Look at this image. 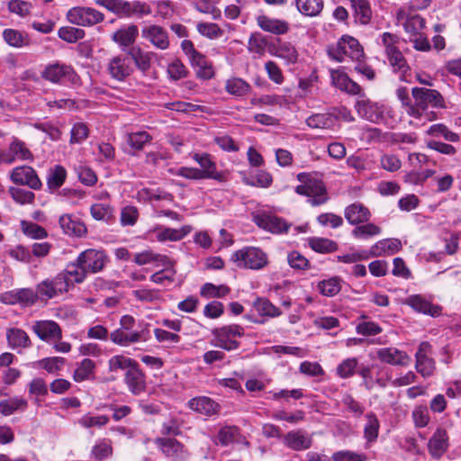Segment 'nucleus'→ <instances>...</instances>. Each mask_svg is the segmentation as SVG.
<instances>
[{
	"instance_id": "nucleus-1",
	"label": "nucleus",
	"mask_w": 461,
	"mask_h": 461,
	"mask_svg": "<svg viewBox=\"0 0 461 461\" xmlns=\"http://www.w3.org/2000/svg\"><path fill=\"white\" fill-rule=\"evenodd\" d=\"M411 95L415 110V114H411V117L416 119L424 117L427 121H433L437 118L436 113L428 112V109L443 108L445 106L443 96L435 89L413 87Z\"/></svg>"
},
{
	"instance_id": "nucleus-2",
	"label": "nucleus",
	"mask_w": 461,
	"mask_h": 461,
	"mask_svg": "<svg viewBox=\"0 0 461 461\" xmlns=\"http://www.w3.org/2000/svg\"><path fill=\"white\" fill-rule=\"evenodd\" d=\"M297 179L302 183L295 188L298 194L308 196V202L313 206L326 203L328 200L327 191L322 181L310 177L305 173L298 174Z\"/></svg>"
},
{
	"instance_id": "nucleus-3",
	"label": "nucleus",
	"mask_w": 461,
	"mask_h": 461,
	"mask_svg": "<svg viewBox=\"0 0 461 461\" xmlns=\"http://www.w3.org/2000/svg\"><path fill=\"white\" fill-rule=\"evenodd\" d=\"M329 56L338 61L344 62L347 58L351 60L360 61L364 56V51L358 41L351 36H343L336 45L328 50Z\"/></svg>"
},
{
	"instance_id": "nucleus-4",
	"label": "nucleus",
	"mask_w": 461,
	"mask_h": 461,
	"mask_svg": "<svg viewBox=\"0 0 461 461\" xmlns=\"http://www.w3.org/2000/svg\"><path fill=\"white\" fill-rule=\"evenodd\" d=\"M397 40V36L390 32H384L382 35V42L385 48V53L390 65L393 68V71L401 73V80L407 81L406 73L410 70V67L402 53L395 46Z\"/></svg>"
},
{
	"instance_id": "nucleus-5",
	"label": "nucleus",
	"mask_w": 461,
	"mask_h": 461,
	"mask_svg": "<svg viewBox=\"0 0 461 461\" xmlns=\"http://www.w3.org/2000/svg\"><path fill=\"white\" fill-rule=\"evenodd\" d=\"M231 260L238 267L261 269L267 264V256L259 248L245 247L235 251Z\"/></svg>"
},
{
	"instance_id": "nucleus-6",
	"label": "nucleus",
	"mask_w": 461,
	"mask_h": 461,
	"mask_svg": "<svg viewBox=\"0 0 461 461\" xmlns=\"http://www.w3.org/2000/svg\"><path fill=\"white\" fill-rule=\"evenodd\" d=\"M41 77L54 84H62L64 79L73 86L81 84L80 77L71 66L59 62L47 65L41 72Z\"/></svg>"
},
{
	"instance_id": "nucleus-7",
	"label": "nucleus",
	"mask_w": 461,
	"mask_h": 461,
	"mask_svg": "<svg viewBox=\"0 0 461 461\" xmlns=\"http://www.w3.org/2000/svg\"><path fill=\"white\" fill-rule=\"evenodd\" d=\"M212 334L215 346L230 351L239 348L240 342L236 338H240L244 335V329L238 324H231L216 328L212 330Z\"/></svg>"
},
{
	"instance_id": "nucleus-8",
	"label": "nucleus",
	"mask_w": 461,
	"mask_h": 461,
	"mask_svg": "<svg viewBox=\"0 0 461 461\" xmlns=\"http://www.w3.org/2000/svg\"><path fill=\"white\" fill-rule=\"evenodd\" d=\"M67 19L78 26H94L103 22L104 15L91 7H73L68 11Z\"/></svg>"
},
{
	"instance_id": "nucleus-9",
	"label": "nucleus",
	"mask_w": 461,
	"mask_h": 461,
	"mask_svg": "<svg viewBox=\"0 0 461 461\" xmlns=\"http://www.w3.org/2000/svg\"><path fill=\"white\" fill-rule=\"evenodd\" d=\"M78 265L87 274H96L102 271L108 262V257L103 250L86 249L77 256Z\"/></svg>"
},
{
	"instance_id": "nucleus-10",
	"label": "nucleus",
	"mask_w": 461,
	"mask_h": 461,
	"mask_svg": "<svg viewBox=\"0 0 461 461\" xmlns=\"http://www.w3.org/2000/svg\"><path fill=\"white\" fill-rule=\"evenodd\" d=\"M431 354L432 347L427 341H423L419 345L415 354L416 371L424 378L432 376L436 369L435 361L430 357Z\"/></svg>"
},
{
	"instance_id": "nucleus-11",
	"label": "nucleus",
	"mask_w": 461,
	"mask_h": 461,
	"mask_svg": "<svg viewBox=\"0 0 461 461\" xmlns=\"http://www.w3.org/2000/svg\"><path fill=\"white\" fill-rule=\"evenodd\" d=\"M33 156L25 143L17 138H13L7 150L0 149V164L11 165L16 160H32Z\"/></svg>"
},
{
	"instance_id": "nucleus-12",
	"label": "nucleus",
	"mask_w": 461,
	"mask_h": 461,
	"mask_svg": "<svg viewBox=\"0 0 461 461\" xmlns=\"http://www.w3.org/2000/svg\"><path fill=\"white\" fill-rule=\"evenodd\" d=\"M106 68L111 77L117 81L125 80L133 72L131 59L122 54L112 57Z\"/></svg>"
},
{
	"instance_id": "nucleus-13",
	"label": "nucleus",
	"mask_w": 461,
	"mask_h": 461,
	"mask_svg": "<svg viewBox=\"0 0 461 461\" xmlns=\"http://www.w3.org/2000/svg\"><path fill=\"white\" fill-rule=\"evenodd\" d=\"M38 297L41 299H52L68 291L62 276L57 275L53 278H46L36 286Z\"/></svg>"
},
{
	"instance_id": "nucleus-14",
	"label": "nucleus",
	"mask_w": 461,
	"mask_h": 461,
	"mask_svg": "<svg viewBox=\"0 0 461 461\" xmlns=\"http://www.w3.org/2000/svg\"><path fill=\"white\" fill-rule=\"evenodd\" d=\"M253 221L259 228L273 234L287 232L291 227L283 218L269 213H258L254 215Z\"/></svg>"
},
{
	"instance_id": "nucleus-15",
	"label": "nucleus",
	"mask_w": 461,
	"mask_h": 461,
	"mask_svg": "<svg viewBox=\"0 0 461 461\" xmlns=\"http://www.w3.org/2000/svg\"><path fill=\"white\" fill-rule=\"evenodd\" d=\"M11 180L16 185H27L33 190H40L42 186L36 171L29 166L14 167L11 172Z\"/></svg>"
},
{
	"instance_id": "nucleus-16",
	"label": "nucleus",
	"mask_w": 461,
	"mask_h": 461,
	"mask_svg": "<svg viewBox=\"0 0 461 461\" xmlns=\"http://www.w3.org/2000/svg\"><path fill=\"white\" fill-rule=\"evenodd\" d=\"M149 339V332L147 329H142L140 331H129L119 328L110 333L112 342L122 347H128L140 341L145 342Z\"/></svg>"
},
{
	"instance_id": "nucleus-17",
	"label": "nucleus",
	"mask_w": 461,
	"mask_h": 461,
	"mask_svg": "<svg viewBox=\"0 0 461 461\" xmlns=\"http://www.w3.org/2000/svg\"><path fill=\"white\" fill-rule=\"evenodd\" d=\"M448 446L447 430L441 427L437 428L428 442L429 455L435 459H439L447 452Z\"/></svg>"
},
{
	"instance_id": "nucleus-18",
	"label": "nucleus",
	"mask_w": 461,
	"mask_h": 461,
	"mask_svg": "<svg viewBox=\"0 0 461 461\" xmlns=\"http://www.w3.org/2000/svg\"><path fill=\"white\" fill-rule=\"evenodd\" d=\"M141 36L159 50H167L169 46L168 35L166 30L158 25L150 24L142 28Z\"/></svg>"
},
{
	"instance_id": "nucleus-19",
	"label": "nucleus",
	"mask_w": 461,
	"mask_h": 461,
	"mask_svg": "<svg viewBox=\"0 0 461 461\" xmlns=\"http://www.w3.org/2000/svg\"><path fill=\"white\" fill-rule=\"evenodd\" d=\"M359 116L372 122H378L383 119V111L376 104L361 95L355 104Z\"/></svg>"
},
{
	"instance_id": "nucleus-20",
	"label": "nucleus",
	"mask_w": 461,
	"mask_h": 461,
	"mask_svg": "<svg viewBox=\"0 0 461 461\" xmlns=\"http://www.w3.org/2000/svg\"><path fill=\"white\" fill-rule=\"evenodd\" d=\"M376 356L381 362L392 366H408L411 359V357L404 351L396 348H383L376 351Z\"/></svg>"
},
{
	"instance_id": "nucleus-21",
	"label": "nucleus",
	"mask_w": 461,
	"mask_h": 461,
	"mask_svg": "<svg viewBox=\"0 0 461 461\" xmlns=\"http://www.w3.org/2000/svg\"><path fill=\"white\" fill-rule=\"evenodd\" d=\"M32 330L41 339L48 342L59 340L62 336L60 327L53 321H36Z\"/></svg>"
},
{
	"instance_id": "nucleus-22",
	"label": "nucleus",
	"mask_w": 461,
	"mask_h": 461,
	"mask_svg": "<svg viewBox=\"0 0 461 461\" xmlns=\"http://www.w3.org/2000/svg\"><path fill=\"white\" fill-rule=\"evenodd\" d=\"M132 261L139 266L154 264L155 267H166L167 270L172 266V260L167 256L155 253L150 249L134 254Z\"/></svg>"
},
{
	"instance_id": "nucleus-23",
	"label": "nucleus",
	"mask_w": 461,
	"mask_h": 461,
	"mask_svg": "<svg viewBox=\"0 0 461 461\" xmlns=\"http://www.w3.org/2000/svg\"><path fill=\"white\" fill-rule=\"evenodd\" d=\"M284 444L295 451L305 450L311 447L312 438L303 429L292 430L286 433L283 438Z\"/></svg>"
},
{
	"instance_id": "nucleus-24",
	"label": "nucleus",
	"mask_w": 461,
	"mask_h": 461,
	"mask_svg": "<svg viewBox=\"0 0 461 461\" xmlns=\"http://www.w3.org/2000/svg\"><path fill=\"white\" fill-rule=\"evenodd\" d=\"M124 383L133 395H140L146 390V376L139 365L124 375Z\"/></svg>"
},
{
	"instance_id": "nucleus-25",
	"label": "nucleus",
	"mask_w": 461,
	"mask_h": 461,
	"mask_svg": "<svg viewBox=\"0 0 461 461\" xmlns=\"http://www.w3.org/2000/svg\"><path fill=\"white\" fill-rule=\"evenodd\" d=\"M404 303L411 307L416 312L433 317L439 315L441 312V308L439 306L433 305L429 301L425 299L420 294H413L408 296L404 300Z\"/></svg>"
},
{
	"instance_id": "nucleus-26",
	"label": "nucleus",
	"mask_w": 461,
	"mask_h": 461,
	"mask_svg": "<svg viewBox=\"0 0 461 461\" xmlns=\"http://www.w3.org/2000/svg\"><path fill=\"white\" fill-rule=\"evenodd\" d=\"M65 280V285L69 290L75 284H81L86 278V273L84 268L78 265L77 258L75 262L69 264L67 268L58 274Z\"/></svg>"
},
{
	"instance_id": "nucleus-27",
	"label": "nucleus",
	"mask_w": 461,
	"mask_h": 461,
	"mask_svg": "<svg viewBox=\"0 0 461 461\" xmlns=\"http://www.w3.org/2000/svg\"><path fill=\"white\" fill-rule=\"evenodd\" d=\"M191 410L205 416L217 414L220 411V404L206 396H200L191 399L188 402Z\"/></svg>"
},
{
	"instance_id": "nucleus-28",
	"label": "nucleus",
	"mask_w": 461,
	"mask_h": 461,
	"mask_svg": "<svg viewBox=\"0 0 461 461\" xmlns=\"http://www.w3.org/2000/svg\"><path fill=\"white\" fill-rule=\"evenodd\" d=\"M257 23L261 30L276 35H283L289 31V24L287 22L271 18L267 15L258 16Z\"/></svg>"
},
{
	"instance_id": "nucleus-29",
	"label": "nucleus",
	"mask_w": 461,
	"mask_h": 461,
	"mask_svg": "<svg viewBox=\"0 0 461 461\" xmlns=\"http://www.w3.org/2000/svg\"><path fill=\"white\" fill-rule=\"evenodd\" d=\"M332 84L342 91L350 95H360L361 87L358 84L348 77L347 74L340 70H330Z\"/></svg>"
},
{
	"instance_id": "nucleus-30",
	"label": "nucleus",
	"mask_w": 461,
	"mask_h": 461,
	"mask_svg": "<svg viewBox=\"0 0 461 461\" xmlns=\"http://www.w3.org/2000/svg\"><path fill=\"white\" fill-rule=\"evenodd\" d=\"M344 214L346 220L352 225L367 222L371 217L368 208L360 203H355L347 206Z\"/></svg>"
},
{
	"instance_id": "nucleus-31",
	"label": "nucleus",
	"mask_w": 461,
	"mask_h": 461,
	"mask_svg": "<svg viewBox=\"0 0 461 461\" xmlns=\"http://www.w3.org/2000/svg\"><path fill=\"white\" fill-rule=\"evenodd\" d=\"M192 230L191 226L185 225L179 229H172L166 227H157L154 231L157 233L156 238L159 242L178 241L187 236Z\"/></svg>"
},
{
	"instance_id": "nucleus-32",
	"label": "nucleus",
	"mask_w": 461,
	"mask_h": 461,
	"mask_svg": "<svg viewBox=\"0 0 461 461\" xmlns=\"http://www.w3.org/2000/svg\"><path fill=\"white\" fill-rule=\"evenodd\" d=\"M59 226L64 233L70 236L82 237L86 233V227L80 221L74 219L70 214L59 217Z\"/></svg>"
},
{
	"instance_id": "nucleus-33",
	"label": "nucleus",
	"mask_w": 461,
	"mask_h": 461,
	"mask_svg": "<svg viewBox=\"0 0 461 461\" xmlns=\"http://www.w3.org/2000/svg\"><path fill=\"white\" fill-rule=\"evenodd\" d=\"M356 22L362 25L372 20V9L368 0H349Z\"/></svg>"
},
{
	"instance_id": "nucleus-34",
	"label": "nucleus",
	"mask_w": 461,
	"mask_h": 461,
	"mask_svg": "<svg viewBox=\"0 0 461 461\" xmlns=\"http://www.w3.org/2000/svg\"><path fill=\"white\" fill-rule=\"evenodd\" d=\"M193 158L200 165V172L203 178L221 180V174L217 172L216 164L208 154H194Z\"/></svg>"
},
{
	"instance_id": "nucleus-35",
	"label": "nucleus",
	"mask_w": 461,
	"mask_h": 461,
	"mask_svg": "<svg viewBox=\"0 0 461 461\" xmlns=\"http://www.w3.org/2000/svg\"><path fill=\"white\" fill-rule=\"evenodd\" d=\"M139 34V29L134 24L123 26L117 30L112 36V40L122 47L132 45Z\"/></svg>"
},
{
	"instance_id": "nucleus-36",
	"label": "nucleus",
	"mask_w": 461,
	"mask_h": 461,
	"mask_svg": "<svg viewBox=\"0 0 461 461\" xmlns=\"http://www.w3.org/2000/svg\"><path fill=\"white\" fill-rule=\"evenodd\" d=\"M6 339L12 349L26 348L31 346L28 334L22 329L10 328L6 330Z\"/></svg>"
},
{
	"instance_id": "nucleus-37",
	"label": "nucleus",
	"mask_w": 461,
	"mask_h": 461,
	"mask_svg": "<svg viewBox=\"0 0 461 461\" xmlns=\"http://www.w3.org/2000/svg\"><path fill=\"white\" fill-rule=\"evenodd\" d=\"M189 61L195 68L198 77L202 79H210L214 76V70L212 63L202 53L198 52L189 59Z\"/></svg>"
},
{
	"instance_id": "nucleus-38",
	"label": "nucleus",
	"mask_w": 461,
	"mask_h": 461,
	"mask_svg": "<svg viewBox=\"0 0 461 461\" xmlns=\"http://www.w3.org/2000/svg\"><path fill=\"white\" fill-rule=\"evenodd\" d=\"M131 59L135 63V66L142 72L148 71L151 67V60L154 53L151 51H144L140 47H133L129 51Z\"/></svg>"
},
{
	"instance_id": "nucleus-39",
	"label": "nucleus",
	"mask_w": 461,
	"mask_h": 461,
	"mask_svg": "<svg viewBox=\"0 0 461 461\" xmlns=\"http://www.w3.org/2000/svg\"><path fill=\"white\" fill-rule=\"evenodd\" d=\"M402 249V242L398 239H385L375 243L372 249V254L376 257L383 255H393Z\"/></svg>"
},
{
	"instance_id": "nucleus-40",
	"label": "nucleus",
	"mask_w": 461,
	"mask_h": 461,
	"mask_svg": "<svg viewBox=\"0 0 461 461\" xmlns=\"http://www.w3.org/2000/svg\"><path fill=\"white\" fill-rule=\"evenodd\" d=\"M3 39L6 44L13 48H23L28 46L30 40L25 32L15 29H5L3 32Z\"/></svg>"
},
{
	"instance_id": "nucleus-41",
	"label": "nucleus",
	"mask_w": 461,
	"mask_h": 461,
	"mask_svg": "<svg viewBox=\"0 0 461 461\" xmlns=\"http://www.w3.org/2000/svg\"><path fill=\"white\" fill-rule=\"evenodd\" d=\"M67 171L64 167L56 165L50 167L47 176V185L50 190L59 189L65 182Z\"/></svg>"
},
{
	"instance_id": "nucleus-42",
	"label": "nucleus",
	"mask_w": 461,
	"mask_h": 461,
	"mask_svg": "<svg viewBox=\"0 0 461 461\" xmlns=\"http://www.w3.org/2000/svg\"><path fill=\"white\" fill-rule=\"evenodd\" d=\"M275 55L284 59L287 64H294L298 59L295 47L287 41H280L275 50Z\"/></svg>"
},
{
	"instance_id": "nucleus-43",
	"label": "nucleus",
	"mask_w": 461,
	"mask_h": 461,
	"mask_svg": "<svg viewBox=\"0 0 461 461\" xmlns=\"http://www.w3.org/2000/svg\"><path fill=\"white\" fill-rule=\"evenodd\" d=\"M156 444L161 451L170 457L179 456L183 452V445L174 438H157Z\"/></svg>"
},
{
	"instance_id": "nucleus-44",
	"label": "nucleus",
	"mask_w": 461,
	"mask_h": 461,
	"mask_svg": "<svg viewBox=\"0 0 461 461\" xmlns=\"http://www.w3.org/2000/svg\"><path fill=\"white\" fill-rule=\"evenodd\" d=\"M225 90L231 95L244 96L250 92L251 86L240 77H232L226 80Z\"/></svg>"
},
{
	"instance_id": "nucleus-45",
	"label": "nucleus",
	"mask_w": 461,
	"mask_h": 461,
	"mask_svg": "<svg viewBox=\"0 0 461 461\" xmlns=\"http://www.w3.org/2000/svg\"><path fill=\"white\" fill-rule=\"evenodd\" d=\"M137 365L138 363L135 360L122 355L113 356L108 361L109 370L113 373H116L119 370L128 373L129 370Z\"/></svg>"
},
{
	"instance_id": "nucleus-46",
	"label": "nucleus",
	"mask_w": 461,
	"mask_h": 461,
	"mask_svg": "<svg viewBox=\"0 0 461 461\" xmlns=\"http://www.w3.org/2000/svg\"><path fill=\"white\" fill-rule=\"evenodd\" d=\"M253 307L260 316L275 318L282 313L279 308L266 298H257L253 303Z\"/></svg>"
},
{
	"instance_id": "nucleus-47",
	"label": "nucleus",
	"mask_w": 461,
	"mask_h": 461,
	"mask_svg": "<svg viewBox=\"0 0 461 461\" xmlns=\"http://www.w3.org/2000/svg\"><path fill=\"white\" fill-rule=\"evenodd\" d=\"M90 213L96 221L109 222L114 219V208L108 203H95L90 207Z\"/></svg>"
},
{
	"instance_id": "nucleus-48",
	"label": "nucleus",
	"mask_w": 461,
	"mask_h": 461,
	"mask_svg": "<svg viewBox=\"0 0 461 461\" xmlns=\"http://www.w3.org/2000/svg\"><path fill=\"white\" fill-rule=\"evenodd\" d=\"M27 401L22 397H13L0 402V412L9 416L16 411H23L27 408Z\"/></svg>"
},
{
	"instance_id": "nucleus-49",
	"label": "nucleus",
	"mask_w": 461,
	"mask_h": 461,
	"mask_svg": "<svg viewBox=\"0 0 461 461\" xmlns=\"http://www.w3.org/2000/svg\"><path fill=\"white\" fill-rule=\"evenodd\" d=\"M298 11L306 16H316L323 9V0H296Z\"/></svg>"
},
{
	"instance_id": "nucleus-50",
	"label": "nucleus",
	"mask_w": 461,
	"mask_h": 461,
	"mask_svg": "<svg viewBox=\"0 0 461 461\" xmlns=\"http://www.w3.org/2000/svg\"><path fill=\"white\" fill-rule=\"evenodd\" d=\"M218 0H193L194 7L200 13L211 14L212 18L218 20L221 12L217 8Z\"/></svg>"
},
{
	"instance_id": "nucleus-51",
	"label": "nucleus",
	"mask_w": 461,
	"mask_h": 461,
	"mask_svg": "<svg viewBox=\"0 0 461 461\" xmlns=\"http://www.w3.org/2000/svg\"><path fill=\"white\" fill-rule=\"evenodd\" d=\"M320 293L328 297H333L341 290V279L334 276L318 283Z\"/></svg>"
},
{
	"instance_id": "nucleus-52",
	"label": "nucleus",
	"mask_w": 461,
	"mask_h": 461,
	"mask_svg": "<svg viewBox=\"0 0 461 461\" xmlns=\"http://www.w3.org/2000/svg\"><path fill=\"white\" fill-rule=\"evenodd\" d=\"M426 133L432 137H443L446 140L450 142H456L459 140V136L451 131L446 125L442 123H437L431 125Z\"/></svg>"
},
{
	"instance_id": "nucleus-53",
	"label": "nucleus",
	"mask_w": 461,
	"mask_h": 461,
	"mask_svg": "<svg viewBox=\"0 0 461 461\" xmlns=\"http://www.w3.org/2000/svg\"><path fill=\"white\" fill-rule=\"evenodd\" d=\"M367 422L364 428V438L368 442H374L376 440L379 432V421L375 414L369 412L366 415Z\"/></svg>"
},
{
	"instance_id": "nucleus-54",
	"label": "nucleus",
	"mask_w": 461,
	"mask_h": 461,
	"mask_svg": "<svg viewBox=\"0 0 461 461\" xmlns=\"http://www.w3.org/2000/svg\"><path fill=\"white\" fill-rule=\"evenodd\" d=\"M230 293V288L224 285H214L212 283L204 284L200 290V294L205 298H222Z\"/></svg>"
},
{
	"instance_id": "nucleus-55",
	"label": "nucleus",
	"mask_w": 461,
	"mask_h": 461,
	"mask_svg": "<svg viewBox=\"0 0 461 461\" xmlns=\"http://www.w3.org/2000/svg\"><path fill=\"white\" fill-rule=\"evenodd\" d=\"M309 245L312 249L319 253H330L337 250L336 242L326 238H311Z\"/></svg>"
},
{
	"instance_id": "nucleus-56",
	"label": "nucleus",
	"mask_w": 461,
	"mask_h": 461,
	"mask_svg": "<svg viewBox=\"0 0 461 461\" xmlns=\"http://www.w3.org/2000/svg\"><path fill=\"white\" fill-rule=\"evenodd\" d=\"M95 364L89 358H85L81 361L78 367L74 372V380L76 382H82L89 379L91 375L94 373Z\"/></svg>"
},
{
	"instance_id": "nucleus-57",
	"label": "nucleus",
	"mask_w": 461,
	"mask_h": 461,
	"mask_svg": "<svg viewBox=\"0 0 461 461\" xmlns=\"http://www.w3.org/2000/svg\"><path fill=\"white\" fill-rule=\"evenodd\" d=\"M110 420V418L106 415H97L94 416L90 413H87L82 416L78 420V424L86 429L90 428H102L105 426Z\"/></svg>"
},
{
	"instance_id": "nucleus-58",
	"label": "nucleus",
	"mask_w": 461,
	"mask_h": 461,
	"mask_svg": "<svg viewBox=\"0 0 461 461\" xmlns=\"http://www.w3.org/2000/svg\"><path fill=\"white\" fill-rule=\"evenodd\" d=\"M126 6L124 7L123 16H132V15H146L151 13V9L149 5L140 1H126Z\"/></svg>"
},
{
	"instance_id": "nucleus-59",
	"label": "nucleus",
	"mask_w": 461,
	"mask_h": 461,
	"mask_svg": "<svg viewBox=\"0 0 461 461\" xmlns=\"http://www.w3.org/2000/svg\"><path fill=\"white\" fill-rule=\"evenodd\" d=\"M404 30L411 37L421 34L425 27V20L420 15H412L403 23Z\"/></svg>"
},
{
	"instance_id": "nucleus-60",
	"label": "nucleus",
	"mask_w": 461,
	"mask_h": 461,
	"mask_svg": "<svg viewBox=\"0 0 461 461\" xmlns=\"http://www.w3.org/2000/svg\"><path fill=\"white\" fill-rule=\"evenodd\" d=\"M58 35L61 40L74 43L85 37V31L71 26H63L59 28Z\"/></svg>"
},
{
	"instance_id": "nucleus-61",
	"label": "nucleus",
	"mask_w": 461,
	"mask_h": 461,
	"mask_svg": "<svg viewBox=\"0 0 461 461\" xmlns=\"http://www.w3.org/2000/svg\"><path fill=\"white\" fill-rule=\"evenodd\" d=\"M151 136L147 131H136L127 135V143L131 148L140 150L144 148L145 144L150 142Z\"/></svg>"
},
{
	"instance_id": "nucleus-62",
	"label": "nucleus",
	"mask_w": 461,
	"mask_h": 461,
	"mask_svg": "<svg viewBox=\"0 0 461 461\" xmlns=\"http://www.w3.org/2000/svg\"><path fill=\"white\" fill-rule=\"evenodd\" d=\"M358 360L356 357L344 359L336 368L337 375L343 379L348 378L355 374Z\"/></svg>"
},
{
	"instance_id": "nucleus-63",
	"label": "nucleus",
	"mask_w": 461,
	"mask_h": 461,
	"mask_svg": "<svg viewBox=\"0 0 461 461\" xmlns=\"http://www.w3.org/2000/svg\"><path fill=\"white\" fill-rule=\"evenodd\" d=\"M306 123L312 128L327 129L333 125L334 119L329 114L317 113L307 118Z\"/></svg>"
},
{
	"instance_id": "nucleus-64",
	"label": "nucleus",
	"mask_w": 461,
	"mask_h": 461,
	"mask_svg": "<svg viewBox=\"0 0 461 461\" xmlns=\"http://www.w3.org/2000/svg\"><path fill=\"white\" fill-rule=\"evenodd\" d=\"M331 459L333 461H366V455L351 450H339L332 454Z\"/></svg>"
}]
</instances>
